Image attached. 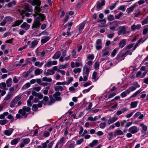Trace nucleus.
Segmentation results:
<instances>
[{"mask_svg": "<svg viewBox=\"0 0 148 148\" xmlns=\"http://www.w3.org/2000/svg\"><path fill=\"white\" fill-rule=\"evenodd\" d=\"M31 111V108L29 107L24 106L21 109H20L18 111V114L16 115V118L20 119L22 118L23 116L24 118H26L27 117L28 115L30 113L29 112Z\"/></svg>", "mask_w": 148, "mask_h": 148, "instance_id": "1", "label": "nucleus"}, {"mask_svg": "<svg viewBox=\"0 0 148 148\" xmlns=\"http://www.w3.org/2000/svg\"><path fill=\"white\" fill-rule=\"evenodd\" d=\"M119 30L118 32V34L119 35L121 34H125L129 32L126 30V28L124 26H121L119 27Z\"/></svg>", "mask_w": 148, "mask_h": 148, "instance_id": "2", "label": "nucleus"}, {"mask_svg": "<svg viewBox=\"0 0 148 148\" xmlns=\"http://www.w3.org/2000/svg\"><path fill=\"white\" fill-rule=\"evenodd\" d=\"M96 48L97 50H99L102 48V40L100 39H97L96 42Z\"/></svg>", "mask_w": 148, "mask_h": 148, "instance_id": "3", "label": "nucleus"}, {"mask_svg": "<svg viewBox=\"0 0 148 148\" xmlns=\"http://www.w3.org/2000/svg\"><path fill=\"white\" fill-rule=\"evenodd\" d=\"M22 142L20 145V146L21 147H24V145L28 144L30 141L29 139V138H23L22 139Z\"/></svg>", "mask_w": 148, "mask_h": 148, "instance_id": "4", "label": "nucleus"}, {"mask_svg": "<svg viewBox=\"0 0 148 148\" xmlns=\"http://www.w3.org/2000/svg\"><path fill=\"white\" fill-rule=\"evenodd\" d=\"M41 24V23H40V21L36 19L34 21V23H33L32 27V28H37L40 26Z\"/></svg>", "mask_w": 148, "mask_h": 148, "instance_id": "5", "label": "nucleus"}, {"mask_svg": "<svg viewBox=\"0 0 148 148\" xmlns=\"http://www.w3.org/2000/svg\"><path fill=\"white\" fill-rule=\"evenodd\" d=\"M138 128L137 127L134 126L130 128L128 131L132 134H135L138 131Z\"/></svg>", "mask_w": 148, "mask_h": 148, "instance_id": "6", "label": "nucleus"}, {"mask_svg": "<svg viewBox=\"0 0 148 148\" xmlns=\"http://www.w3.org/2000/svg\"><path fill=\"white\" fill-rule=\"evenodd\" d=\"M40 3L39 4L38 3H36V5H37L34 8V11L35 12H36V14L37 15H38V12H40V11L41 10V9L40 8V5H41V1L40 0V2H39Z\"/></svg>", "mask_w": 148, "mask_h": 148, "instance_id": "7", "label": "nucleus"}, {"mask_svg": "<svg viewBox=\"0 0 148 148\" xmlns=\"http://www.w3.org/2000/svg\"><path fill=\"white\" fill-rule=\"evenodd\" d=\"M55 72L52 69H49L47 70V72L45 71L44 72V74L47 76L49 75H53L54 74Z\"/></svg>", "mask_w": 148, "mask_h": 148, "instance_id": "8", "label": "nucleus"}, {"mask_svg": "<svg viewBox=\"0 0 148 148\" xmlns=\"http://www.w3.org/2000/svg\"><path fill=\"white\" fill-rule=\"evenodd\" d=\"M61 94L60 92L58 91L56 92L53 95V97L55 98L56 101H60L62 99L59 96Z\"/></svg>", "mask_w": 148, "mask_h": 148, "instance_id": "9", "label": "nucleus"}, {"mask_svg": "<svg viewBox=\"0 0 148 148\" xmlns=\"http://www.w3.org/2000/svg\"><path fill=\"white\" fill-rule=\"evenodd\" d=\"M23 8L26 12H32V10L27 3H26L23 6Z\"/></svg>", "mask_w": 148, "mask_h": 148, "instance_id": "10", "label": "nucleus"}, {"mask_svg": "<svg viewBox=\"0 0 148 148\" xmlns=\"http://www.w3.org/2000/svg\"><path fill=\"white\" fill-rule=\"evenodd\" d=\"M21 28L25 29L26 31L28 30L30 27V25L26 22H24L21 26Z\"/></svg>", "mask_w": 148, "mask_h": 148, "instance_id": "11", "label": "nucleus"}, {"mask_svg": "<svg viewBox=\"0 0 148 148\" xmlns=\"http://www.w3.org/2000/svg\"><path fill=\"white\" fill-rule=\"evenodd\" d=\"M32 94L33 96L38 97L39 99H41L43 97V95L42 94L40 93H37L34 91H32Z\"/></svg>", "mask_w": 148, "mask_h": 148, "instance_id": "12", "label": "nucleus"}, {"mask_svg": "<svg viewBox=\"0 0 148 148\" xmlns=\"http://www.w3.org/2000/svg\"><path fill=\"white\" fill-rule=\"evenodd\" d=\"M14 131V129L11 128L8 130H5L3 132V133L6 135L9 136Z\"/></svg>", "mask_w": 148, "mask_h": 148, "instance_id": "13", "label": "nucleus"}, {"mask_svg": "<svg viewBox=\"0 0 148 148\" xmlns=\"http://www.w3.org/2000/svg\"><path fill=\"white\" fill-rule=\"evenodd\" d=\"M106 1L103 0L101 2H98L97 3L96 7L98 9H101L102 8V6L105 5Z\"/></svg>", "mask_w": 148, "mask_h": 148, "instance_id": "14", "label": "nucleus"}, {"mask_svg": "<svg viewBox=\"0 0 148 148\" xmlns=\"http://www.w3.org/2000/svg\"><path fill=\"white\" fill-rule=\"evenodd\" d=\"M50 38L51 37L50 36L43 37L41 40V44L42 45L48 41Z\"/></svg>", "mask_w": 148, "mask_h": 148, "instance_id": "15", "label": "nucleus"}, {"mask_svg": "<svg viewBox=\"0 0 148 148\" xmlns=\"http://www.w3.org/2000/svg\"><path fill=\"white\" fill-rule=\"evenodd\" d=\"M108 48L107 47L102 50L101 54L103 57L108 55L109 53V51H108Z\"/></svg>", "mask_w": 148, "mask_h": 148, "instance_id": "16", "label": "nucleus"}, {"mask_svg": "<svg viewBox=\"0 0 148 148\" xmlns=\"http://www.w3.org/2000/svg\"><path fill=\"white\" fill-rule=\"evenodd\" d=\"M126 44V40L125 39H123L120 42L119 44V47L122 48H123Z\"/></svg>", "mask_w": 148, "mask_h": 148, "instance_id": "17", "label": "nucleus"}, {"mask_svg": "<svg viewBox=\"0 0 148 148\" xmlns=\"http://www.w3.org/2000/svg\"><path fill=\"white\" fill-rule=\"evenodd\" d=\"M90 71V68L85 66L83 69V75H88Z\"/></svg>", "mask_w": 148, "mask_h": 148, "instance_id": "18", "label": "nucleus"}, {"mask_svg": "<svg viewBox=\"0 0 148 148\" xmlns=\"http://www.w3.org/2000/svg\"><path fill=\"white\" fill-rule=\"evenodd\" d=\"M141 27V25L140 24H138L136 25L135 24H133L131 26V29L133 31L135 30V29H139Z\"/></svg>", "mask_w": 148, "mask_h": 148, "instance_id": "19", "label": "nucleus"}, {"mask_svg": "<svg viewBox=\"0 0 148 148\" xmlns=\"http://www.w3.org/2000/svg\"><path fill=\"white\" fill-rule=\"evenodd\" d=\"M124 134L123 132L120 130H116L114 133L113 136L115 137L117 135H121Z\"/></svg>", "mask_w": 148, "mask_h": 148, "instance_id": "20", "label": "nucleus"}, {"mask_svg": "<svg viewBox=\"0 0 148 148\" xmlns=\"http://www.w3.org/2000/svg\"><path fill=\"white\" fill-rule=\"evenodd\" d=\"M27 2L31 3L32 5L33 6L36 5V3H38V4L40 3L39 2H40V0H28Z\"/></svg>", "mask_w": 148, "mask_h": 148, "instance_id": "21", "label": "nucleus"}, {"mask_svg": "<svg viewBox=\"0 0 148 148\" xmlns=\"http://www.w3.org/2000/svg\"><path fill=\"white\" fill-rule=\"evenodd\" d=\"M140 126L142 127L141 132L142 134H145L147 130V127L144 124L142 123L140 124Z\"/></svg>", "mask_w": 148, "mask_h": 148, "instance_id": "22", "label": "nucleus"}, {"mask_svg": "<svg viewBox=\"0 0 148 148\" xmlns=\"http://www.w3.org/2000/svg\"><path fill=\"white\" fill-rule=\"evenodd\" d=\"M6 84L5 82H1L0 84V88L4 90H7L8 88L6 87Z\"/></svg>", "mask_w": 148, "mask_h": 148, "instance_id": "23", "label": "nucleus"}, {"mask_svg": "<svg viewBox=\"0 0 148 148\" xmlns=\"http://www.w3.org/2000/svg\"><path fill=\"white\" fill-rule=\"evenodd\" d=\"M23 21L22 20H16L14 22L12 26V27H16L19 26L23 23Z\"/></svg>", "mask_w": 148, "mask_h": 148, "instance_id": "24", "label": "nucleus"}, {"mask_svg": "<svg viewBox=\"0 0 148 148\" xmlns=\"http://www.w3.org/2000/svg\"><path fill=\"white\" fill-rule=\"evenodd\" d=\"M12 83V80L11 78L7 79L6 82V85L7 87H10L11 86Z\"/></svg>", "mask_w": 148, "mask_h": 148, "instance_id": "25", "label": "nucleus"}, {"mask_svg": "<svg viewBox=\"0 0 148 148\" xmlns=\"http://www.w3.org/2000/svg\"><path fill=\"white\" fill-rule=\"evenodd\" d=\"M61 53L60 51L56 52L54 55L52 57V58L53 59H58L61 55Z\"/></svg>", "mask_w": 148, "mask_h": 148, "instance_id": "26", "label": "nucleus"}, {"mask_svg": "<svg viewBox=\"0 0 148 148\" xmlns=\"http://www.w3.org/2000/svg\"><path fill=\"white\" fill-rule=\"evenodd\" d=\"M130 52L129 50L126 51L124 53L122 54L121 55L119 56L117 55V57L116 58V59H118L120 58H121L123 57L126 56L128 54V53Z\"/></svg>", "mask_w": 148, "mask_h": 148, "instance_id": "27", "label": "nucleus"}, {"mask_svg": "<svg viewBox=\"0 0 148 148\" xmlns=\"http://www.w3.org/2000/svg\"><path fill=\"white\" fill-rule=\"evenodd\" d=\"M33 69L32 67L31 68L29 69V70L27 71L26 72H24V74H25V75H24V78H26L29 75V74L32 71Z\"/></svg>", "mask_w": 148, "mask_h": 148, "instance_id": "28", "label": "nucleus"}, {"mask_svg": "<svg viewBox=\"0 0 148 148\" xmlns=\"http://www.w3.org/2000/svg\"><path fill=\"white\" fill-rule=\"evenodd\" d=\"M98 143L97 140H93L91 143H90L89 146L91 147H92L96 146Z\"/></svg>", "mask_w": 148, "mask_h": 148, "instance_id": "29", "label": "nucleus"}, {"mask_svg": "<svg viewBox=\"0 0 148 148\" xmlns=\"http://www.w3.org/2000/svg\"><path fill=\"white\" fill-rule=\"evenodd\" d=\"M19 140V138L14 139L11 141V144L12 145H14L18 143Z\"/></svg>", "mask_w": 148, "mask_h": 148, "instance_id": "30", "label": "nucleus"}, {"mask_svg": "<svg viewBox=\"0 0 148 148\" xmlns=\"http://www.w3.org/2000/svg\"><path fill=\"white\" fill-rule=\"evenodd\" d=\"M43 71L42 70L38 68H37L34 71V74L35 75H39L42 73Z\"/></svg>", "mask_w": 148, "mask_h": 148, "instance_id": "31", "label": "nucleus"}, {"mask_svg": "<svg viewBox=\"0 0 148 148\" xmlns=\"http://www.w3.org/2000/svg\"><path fill=\"white\" fill-rule=\"evenodd\" d=\"M38 42L37 40H34L33 41L30 45V48H33L38 44Z\"/></svg>", "mask_w": 148, "mask_h": 148, "instance_id": "32", "label": "nucleus"}, {"mask_svg": "<svg viewBox=\"0 0 148 148\" xmlns=\"http://www.w3.org/2000/svg\"><path fill=\"white\" fill-rule=\"evenodd\" d=\"M142 90L140 89L138 90L137 91L135 92L127 100H129L131 98L133 97H136L138 95L140 92L142 91Z\"/></svg>", "mask_w": 148, "mask_h": 148, "instance_id": "33", "label": "nucleus"}, {"mask_svg": "<svg viewBox=\"0 0 148 148\" xmlns=\"http://www.w3.org/2000/svg\"><path fill=\"white\" fill-rule=\"evenodd\" d=\"M118 118L116 117H114L113 118H112L111 119H109L108 120V123L109 125H110L111 123H112L114 122Z\"/></svg>", "mask_w": 148, "mask_h": 148, "instance_id": "34", "label": "nucleus"}, {"mask_svg": "<svg viewBox=\"0 0 148 148\" xmlns=\"http://www.w3.org/2000/svg\"><path fill=\"white\" fill-rule=\"evenodd\" d=\"M66 145L68 148H74L75 146L74 143L73 142H68Z\"/></svg>", "mask_w": 148, "mask_h": 148, "instance_id": "35", "label": "nucleus"}, {"mask_svg": "<svg viewBox=\"0 0 148 148\" xmlns=\"http://www.w3.org/2000/svg\"><path fill=\"white\" fill-rule=\"evenodd\" d=\"M12 96V95H11L8 93V94L5 97V98L3 100V101H4V102H6L7 101L9 100L11 98Z\"/></svg>", "mask_w": 148, "mask_h": 148, "instance_id": "36", "label": "nucleus"}, {"mask_svg": "<svg viewBox=\"0 0 148 148\" xmlns=\"http://www.w3.org/2000/svg\"><path fill=\"white\" fill-rule=\"evenodd\" d=\"M138 102L137 101H135L131 102L130 104L131 108L136 107L137 105Z\"/></svg>", "mask_w": 148, "mask_h": 148, "instance_id": "37", "label": "nucleus"}, {"mask_svg": "<svg viewBox=\"0 0 148 148\" xmlns=\"http://www.w3.org/2000/svg\"><path fill=\"white\" fill-rule=\"evenodd\" d=\"M135 7V5H133L131 6L129 8L127 9L126 11L127 12V13H130L131 12L133 11Z\"/></svg>", "mask_w": 148, "mask_h": 148, "instance_id": "38", "label": "nucleus"}, {"mask_svg": "<svg viewBox=\"0 0 148 148\" xmlns=\"http://www.w3.org/2000/svg\"><path fill=\"white\" fill-rule=\"evenodd\" d=\"M54 90L55 91L58 90L62 91L64 90V89L61 86H56L54 87Z\"/></svg>", "mask_w": 148, "mask_h": 148, "instance_id": "39", "label": "nucleus"}, {"mask_svg": "<svg viewBox=\"0 0 148 148\" xmlns=\"http://www.w3.org/2000/svg\"><path fill=\"white\" fill-rule=\"evenodd\" d=\"M8 122V121L6 119L0 120V124L2 125L7 124Z\"/></svg>", "mask_w": 148, "mask_h": 148, "instance_id": "40", "label": "nucleus"}, {"mask_svg": "<svg viewBox=\"0 0 148 148\" xmlns=\"http://www.w3.org/2000/svg\"><path fill=\"white\" fill-rule=\"evenodd\" d=\"M38 15L39 18L40 19L41 21H43L45 19V16H44V14L41 13H40L39 14H38Z\"/></svg>", "mask_w": 148, "mask_h": 148, "instance_id": "41", "label": "nucleus"}, {"mask_svg": "<svg viewBox=\"0 0 148 148\" xmlns=\"http://www.w3.org/2000/svg\"><path fill=\"white\" fill-rule=\"evenodd\" d=\"M52 79L50 78H48L46 77H43L42 79L43 81H47L49 82H51L52 81Z\"/></svg>", "mask_w": 148, "mask_h": 148, "instance_id": "42", "label": "nucleus"}, {"mask_svg": "<svg viewBox=\"0 0 148 148\" xmlns=\"http://www.w3.org/2000/svg\"><path fill=\"white\" fill-rule=\"evenodd\" d=\"M85 25V23H81L79 27V31H81L82 29H83Z\"/></svg>", "mask_w": 148, "mask_h": 148, "instance_id": "43", "label": "nucleus"}, {"mask_svg": "<svg viewBox=\"0 0 148 148\" xmlns=\"http://www.w3.org/2000/svg\"><path fill=\"white\" fill-rule=\"evenodd\" d=\"M14 90V88L13 87H12L9 89V92H8V94H10L13 95Z\"/></svg>", "mask_w": 148, "mask_h": 148, "instance_id": "44", "label": "nucleus"}, {"mask_svg": "<svg viewBox=\"0 0 148 148\" xmlns=\"http://www.w3.org/2000/svg\"><path fill=\"white\" fill-rule=\"evenodd\" d=\"M38 105L37 104H34L32 106V110L36 112L38 110Z\"/></svg>", "mask_w": 148, "mask_h": 148, "instance_id": "45", "label": "nucleus"}, {"mask_svg": "<svg viewBox=\"0 0 148 148\" xmlns=\"http://www.w3.org/2000/svg\"><path fill=\"white\" fill-rule=\"evenodd\" d=\"M81 71V68H78L77 69H73V71L75 73H79Z\"/></svg>", "mask_w": 148, "mask_h": 148, "instance_id": "46", "label": "nucleus"}, {"mask_svg": "<svg viewBox=\"0 0 148 148\" xmlns=\"http://www.w3.org/2000/svg\"><path fill=\"white\" fill-rule=\"evenodd\" d=\"M141 23L143 25L147 23H148V16L145 19L142 21Z\"/></svg>", "mask_w": 148, "mask_h": 148, "instance_id": "47", "label": "nucleus"}, {"mask_svg": "<svg viewBox=\"0 0 148 148\" xmlns=\"http://www.w3.org/2000/svg\"><path fill=\"white\" fill-rule=\"evenodd\" d=\"M16 102H17L14 99H13L10 103V107L11 108L14 107Z\"/></svg>", "mask_w": 148, "mask_h": 148, "instance_id": "48", "label": "nucleus"}, {"mask_svg": "<svg viewBox=\"0 0 148 148\" xmlns=\"http://www.w3.org/2000/svg\"><path fill=\"white\" fill-rule=\"evenodd\" d=\"M106 125V122L101 123L99 125L100 128L101 129H103Z\"/></svg>", "mask_w": 148, "mask_h": 148, "instance_id": "49", "label": "nucleus"}, {"mask_svg": "<svg viewBox=\"0 0 148 148\" xmlns=\"http://www.w3.org/2000/svg\"><path fill=\"white\" fill-rule=\"evenodd\" d=\"M108 21H111L114 19V16L112 15H110L108 17Z\"/></svg>", "mask_w": 148, "mask_h": 148, "instance_id": "50", "label": "nucleus"}, {"mask_svg": "<svg viewBox=\"0 0 148 148\" xmlns=\"http://www.w3.org/2000/svg\"><path fill=\"white\" fill-rule=\"evenodd\" d=\"M30 86V84L29 83H27L23 86L22 88L23 89L28 88Z\"/></svg>", "mask_w": 148, "mask_h": 148, "instance_id": "51", "label": "nucleus"}, {"mask_svg": "<svg viewBox=\"0 0 148 148\" xmlns=\"http://www.w3.org/2000/svg\"><path fill=\"white\" fill-rule=\"evenodd\" d=\"M52 63L51 61H49L47 62V63L45 65V66L46 68V66L48 67H50L52 65Z\"/></svg>", "mask_w": 148, "mask_h": 148, "instance_id": "52", "label": "nucleus"}, {"mask_svg": "<svg viewBox=\"0 0 148 148\" xmlns=\"http://www.w3.org/2000/svg\"><path fill=\"white\" fill-rule=\"evenodd\" d=\"M56 101V99H55L53 98L50 100V101L48 102V104L49 105H51L52 103H53Z\"/></svg>", "mask_w": 148, "mask_h": 148, "instance_id": "53", "label": "nucleus"}, {"mask_svg": "<svg viewBox=\"0 0 148 148\" xmlns=\"http://www.w3.org/2000/svg\"><path fill=\"white\" fill-rule=\"evenodd\" d=\"M118 49L117 48L114 49L113 50V51H112V53H111V56H112L113 57L114 56H115L116 54V53L117 51H118Z\"/></svg>", "mask_w": 148, "mask_h": 148, "instance_id": "54", "label": "nucleus"}, {"mask_svg": "<svg viewBox=\"0 0 148 148\" xmlns=\"http://www.w3.org/2000/svg\"><path fill=\"white\" fill-rule=\"evenodd\" d=\"M92 103H89L88 105L87 108L86 109V110H90L91 109V107L92 106Z\"/></svg>", "mask_w": 148, "mask_h": 148, "instance_id": "55", "label": "nucleus"}, {"mask_svg": "<svg viewBox=\"0 0 148 148\" xmlns=\"http://www.w3.org/2000/svg\"><path fill=\"white\" fill-rule=\"evenodd\" d=\"M97 73V72L94 71L92 74V79H95L96 78Z\"/></svg>", "mask_w": 148, "mask_h": 148, "instance_id": "56", "label": "nucleus"}, {"mask_svg": "<svg viewBox=\"0 0 148 148\" xmlns=\"http://www.w3.org/2000/svg\"><path fill=\"white\" fill-rule=\"evenodd\" d=\"M118 10H121L124 11L125 10V5H121L118 9Z\"/></svg>", "mask_w": 148, "mask_h": 148, "instance_id": "57", "label": "nucleus"}, {"mask_svg": "<svg viewBox=\"0 0 148 148\" xmlns=\"http://www.w3.org/2000/svg\"><path fill=\"white\" fill-rule=\"evenodd\" d=\"M134 45V44L133 43L129 44L128 45H127V46H126V47H125V49L127 50L130 49L133 47Z\"/></svg>", "mask_w": 148, "mask_h": 148, "instance_id": "58", "label": "nucleus"}, {"mask_svg": "<svg viewBox=\"0 0 148 148\" xmlns=\"http://www.w3.org/2000/svg\"><path fill=\"white\" fill-rule=\"evenodd\" d=\"M148 32V28L144 27L143 30V34H146Z\"/></svg>", "mask_w": 148, "mask_h": 148, "instance_id": "59", "label": "nucleus"}, {"mask_svg": "<svg viewBox=\"0 0 148 148\" xmlns=\"http://www.w3.org/2000/svg\"><path fill=\"white\" fill-rule=\"evenodd\" d=\"M21 98V96L18 95L16 96L14 99L17 102L18 101L20 100Z\"/></svg>", "mask_w": 148, "mask_h": 148, "instance_id": "60", "label": "nucleus"}, {"mask_svg": "<svg viewBox=\"0 0 148 148\" xmlns=\"http://www.w3.org/2000/svg\"><path fill=\"white\" fill-rule=\"evenodd\" d=\"M92 88V86H91L87 89H85V90H83L82 91L83 93H85L86 92H88Z\"/></svg>", "mask_w": 148, "mask_h": 148, "instance_id": "61", "label": "nucleus"}, {"mask_svg": "<svg viewBox=\"0 0 148 148\" xmlns=\"http://www.w3.org/2000/svg\"><path fill=\"white\" fill-rule=\"evenodd\" d=\"M83 141L84 139L83 138H81L80 140H77L76 143L77 145H79L81 144Z\"/></svg>", "mask_w": 148, "mask_h": 148, "instance_id": "62", "label": "nucleus"}, {"mask_svg": "<svg viewBox=\"0 0 148 148\" xmlns=\"http://www.w3.org/2000/svg\"><path fill=\"white\" fill-rule=\"evenodd\" d=\"M64 138L63 137H62V138L60 139V140L59 142L58 143L59 144H61L62 143H63L64 142Z\"/></svg>", "mask_w": 148, "mask_h": 148, "instance_id": "63", "label": "nucleus"}, {"mask_svg": "<svg viewBox=\"0 0 148 148\" xmlns=\"http://www.w3.org/2000/svg\"><path fill=\"white\" fill-rule=\"evenodd\" d=\"M42 147L41 145H39L37 148H46L47 147V146L45 143L42 144Z\"/></svg>", "mask_w": 148, "mask_h": 148, "instance_id": "64", "label": "nucleus"}]
</instances>
